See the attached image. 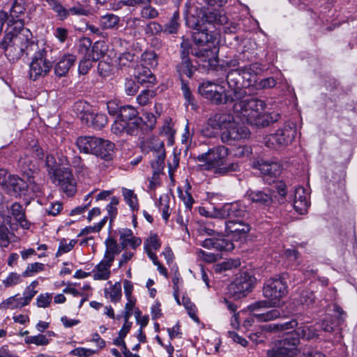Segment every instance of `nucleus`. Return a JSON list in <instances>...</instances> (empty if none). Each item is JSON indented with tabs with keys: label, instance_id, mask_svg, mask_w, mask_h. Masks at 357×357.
Here are the masks:
<instances>
[{
	"label": "nucleus",
	"instance_id": "obj_52",
	"mask_svg": "<svg viewBox=\"0 0 357 357\" xmlns=\"http://www.w3.org/2000/svg\"><path fill=\"white\" fill-rule=\"evenodd\" d=\"M16 187L13 188V193L11 195L21 196L28 194V181H25L22 178L17 179Z\"/></svg>",
	"mask_w": 357,
	"mask_h": 357
},
{
	"label": "nucleus",
	"instance_id": "obj_11",
	"mask_svg": "<svg viewBox=\"0 0 357 357\" xmlns=\"http://www.w3.org/2000/svg\"><path fill=\"white\" fill-rule=\"evenodd\" d=\"M46 162L52 182L59 186L67 195H73L76 192V182L72 172L67 168L53 169L51 165L55 161L52 156H47Z\"/></svg>",
	"mask_w": 357,
	"mask_h": 357
},
{
	"label": "nucleus",
	"instance_id": "obj_25",
	"mask_svg": "<svg viewBox=\"0 0 357 357\" xmlns=\"http://www.w3.org/2000/svg\"><path fill=\"white\" fill-rule=\"evenodd\" d=\"M119 233L122 249H125L128 246L131 247L132 249H136L142 243V240L138 237L134 236L130 229H121Z\"/></svg>",
	"mask_w": 357,
	"mask_h": 357
},
{
	"label": "nucleus",
	"instance_id": "obj_30",
	"mask_svg": "<svg viewBox=\"0 0 357 357\" xmlns=\"http://www.w3.org/2000/svg\"><path fill=\"white\" fill-rule=\"evenodd\" d=\"M20 178L17 176L11 175L5 169H0V185L10 195L13 193V188H15L18 183L17 179Z\"/></svg>",
	"mask_w": 357,
	"mask_h": 357
},
{
	"label": "nucleus",
	"instance_id": "obj_14",
	"mask_svg": "<svg viewBox=\"0 0 357 357\" xmlns=\"http://www.w3.org/2000/svg\"><path fill=\"white\" fill-rule=\"evenodd\" d=\"M248 213L245 205L241 202L226 203L219 208H214L212 216L215 218L240 220Z\"/></svg>",
	"mask_w": 357,
	"mask_h": 357
},
{
	"label": "nucleus",
	"instance_id": "obj_10",
	"mask_svg": "<svg viewBox=\"0 0 357 357\" xmlns=\"http://www.w3.org/2000/svg\"><path fill=\"white\" fill-rule=\"evenodd\" d=\"M296 134V125L291 121H286L273 134L264 137L265 145L273 149L284 148L291 144Z\"/></svg>",
	"mask_w": 357,
	"mask_h": 357
},
{
	"label": "nucleus",
	"instance_id": "obj_59",
	"mask_svg": "<svg viewBox=\"0 0 357 357\" xmlns=\"http://www.w3.org/2000/svg\"><path fill=\"white\" fill-rule=\"evenodd\" d=\"M243 61L241 59L240 56H235L231 59H227L226 60L222 61V66L230 68L231 69L241 68L243 66Z\"/></svg>",
	"mask_w": 357,
	"mask_h": 357
},
{
	"label": "nucleus",
	"instance_id": "obj_38",
	"mask_svg": "<svg viewBox=\"0 0 357 357\" xmlns=\"http://www.w3.org/2000/svg\"><path fill=\"white\" fill-rule=\"evenodd\" d=\"M262 310L252 311V317L257 321L261 322L271 321L275 320L281 316V312L277 309H272L265 312H261Z\"/></svg>",
	"mask_w": 357,
	"mask_h": 357
},
{
	"label": "nucleus",
	"instance_id": "obj_33",
	"mask_svg": "<svg viewBox=\"0 0 357 357\" xmlns=\"http://www.w3.org/2000/svg\"><path fill=\"white\" fill-rule=\"evenodd\" d=\"M107 123V117L104 114H87L84 124L87 126L93 127L95 129L100 130Z\"/></svg>",
	"mask_w": 357,
	"mask_h": 357
},
{
	"label": "nucleus",
	"instance_id": "obj_12",
	"mask_svg": "<svg viewBox=\"0 0 357 357\" xmlns=\"http://www.w3.org/2000/svg\"><path fill=\"white\" fill-rule=\"evenodd\" d=\"M52 68V62L47 59V50L45 47H38L31 57L29 64V77L36 81L45 77Z\"/></svg>",
	"mask_w": 357,
	"mask_h": 357
},
{
	"label": "nucleus",
	"instance_id": "obj_2",
	"mask_svg": "<svg viewBox=\"0 0 357 357\" xmlns=\"http://www.w3.org/2000/svg\"><path fill=\"white\" fill-rule=\"evenodd\" d=\"M183 15L185 20V24L189 28L195 31H201L210 33L213 31L216 25L223 26L228 18L227 15L219 9L204 10V7L196 5L195 1L187 0L184 5ZM220 33V29H214Z\"/></svg>",
	"mask_w": 357,
	"mask_h": 357
},
{
	"label": "nucleus",
	"instance_id": "obj_48",
	"mask_svg": "<svg viewBox=\"0 0 357 357\" xmlns=\"http://www.w3.org/2000/svg\"><path fill=\"white\" fill-rule=\"evenodd\" d=\"M182 305L185 307L191 319L195 321L199 322V318L196 314L197 308L194 303H192L190 299L187 296H183Z\"/></svg>",
	"mask_w": 357,
	"mask_h": 357
},
{
	"label": "nucleus",
	"instance_id": "obj_21",
	"mask_svg": "<svg viewBox=\"0 0 357 357\" xmlns=\"http://www.w3.org/2000/svg\"><path fill=\"white\" fill-rule=\"evenodd\" d=\"M258 168L268 183L274 182V179L279 176L282 172L280 165L276 162L261 161L258 163Z\"/></svg>",
	"mask_w": 357,
	"mask_h": 357
},
{
	"label": "nucleus",
	"instance_id": "obj_16",
	"mask_svg": "<svg viewBox=\"0 0 357 357\" xmlns=\"http://www.w3.org/2000/svg\"><path fill=\"white\" fill-rule=\"evenodd\" d=\"M254 280L255 278L248 273L241 274L229 285L230 295L235 299L246 296L252 291Z\"/></svg>",
	"mask_w": 357,
	"mask_h": 357
},
{
	"label": "nucleus",
	"instance_id": "obj_7",
	"mask_svg": "<svg viewBox=\"0 0 357 357\" xmlns=\"http://www.w3.org/2000/svg\"><path fill=\"white\" fill-rule=\"evenodd\" d=\"M287 292V284L282 278H269L263 287V296L267 300L255 302L248 308L250 311H257L269 307H278Z\"/></svg>",
	"mask_w": 357,
	"mask_h": 357
},
{
	"label": "nucleus",
	"instance_id": "obj_56",
	"mask_svg": "<svg viewBox=\"0 0 357 357\" xmlns=\"http://www.w3.org/2000/svg\"><path fill=\"white\" fill-rule=\"evenodd\" d=\"M168 203L169 199L167 197H161L159 199V209L162 211V216L165 222H167L170 215Z\"/></svg>",
	"mask_w": 357,
	"mask_h": 357
},
{
	"label": "nucleus",
	"instance_id": "obj_40",
	"mask_svg": "<svg viewBox=\"0 0 357 357\" xmlns=\"http://www.w3.org/2000/svg\"><path fill=\"white\" fill-rule=\"evenodd\" d=\"M27 305L26 303H24V298L22 296H20L19 294H16L15 296H10L7 299L3 301L0 303L1 309H16L21 308L24 306Z\"/></svg>",
	"mask_w": 357,
	"mask_h": 357
},
{
	"label": "nucleus",
	"instance_id": "obj_19",
	"mask_svg": "<svg viewBox=\"0 0 357 357\" xmlns=\"http://www.w3.org/2000/svg\"><path fill=\"white\" fill-rule=\"evenodd\" d=\"M225 225L227 235L236 240L245 237L251 229L250 225L241 220H227Z\"/></svg>",
	"mask_w": 357,
	"mask_h": 357
},
{
	"label": "nucleus",
	"instance_id": "obj_57",
	"mask_svg": "<svg viewBox=\"0 0 357 357\" xmlns=\"http://www.w3.org/2000/svg\"><path fill=\"white\" fill-rule=\"evenodd\" d=\"M93 59L90 57H82L78 66V72L79 75H86L92 67Z\"/></svg>",
	"mask_w": 357,
	"mask_h": 357
},
{
	"label": "nucleus",
	"instance_id": "obj_34",
	"mask_svg": "<svg viewBox=\"0 0 357 357\" xmlns=\"http://www.w3.org/2000/svg\"><path fill=\"white\" fill-rule=\"evenodd\" d=\"M105 243L106 250L103 258L109 261V262H113L115 256L121 252L122 248L112 238H107Z\"/></svg>",
	"mask_w": 357,
	"mask_h": 357
},
{
	"label": "nucleus",
	"instance_id": "obj_13",
	"mask_svg": "<svg viewBox=\"0 0 357 357\" xmlns=\"http://www.w3.org/2000/svg\"><path fill=\"white\" fill-rule=\"evenodd\" d=\"M199 93L215 104L232 102L233 96L229 91H226L220 84L212 82L202 83L199 86Z\"/></svg>",
	"mask_w": 357,
	"mask_h": 357
},
{
	"label": "nucleus",
	"instance_id": "obj_42",
	"mask_svg": "<svg viewBox=\"0 0 357 357\" xmlns=\"http://www.w3.org/2000/svg\"><path fill=\"white\" fill-rule=\"evenodd\" d=\"M122 193L124 200L130 206L131 210L137 211L139 209V204L137 195L134 193V192L127 188H123Z\"/></svg>",
	"mask_w": 357,
	"mask_h": 357
},
{
	"label": "nucleus",
	"instance_id": "obj_54",
	"mask_svg": "<svg viewBox=\"0 0 357 357\" xmlns=\"http://www.w3.org/2000/svg\"><path fill=\"white\" fill-rule=\"evenodd\" d=\"M45 266L42 263L36 262L33 264H29L26 269L23 272L22 275L24 277H30L33 275L35 273L40 272L44 270Z\"/></svg>",
	"mask_w": 357,
	"mask_h": 357
},
{
	"label": "nucleus",
	"instance_id": "obj_20",
	"mask_svg": "<svg viewBox=\"0 0 357 357\" xmlns=\"http://www.w3.org/2000/svg\"><path fill=\"white\" fill-rule=\"evenodd\" d=\"M245 197L248 200L259 206H269L273 202V195L271 190L268 189L263 190L249 189L247 190Z\"/></svg>",
	"mask_w": 357,
	"mask_h": 357
},
{
	"label": "nucleus",
	"instance_id": "obj_51",
	"mask_svg": "<svg viewBox=\"0 0 357 357\" xmlns=\"http://www.w3.org/2000/svg\"><path fill=\"white\" fill-rule=\"evenodd\" d=\"M241 264V262L238 259H228L225 261H223L220 264H218L215 266L216 271H224L227 270H230L233 268H236L239 266Z\"/></svg>",
	"mask_w": 357,
	"mask_h": 357
},
{
	"label": "nucleus",
	"instance_id": "obj_5",
	"mask_svg": "<svg viewBox=\"0 0 357 357\" xmlns=\"http://www.w3.org/2000/svg\"><path fill=\"white\" fill-rule=\"evenodd\" d=\"M228 155V149L224 146H218L209 149L207 152L199 154L197 160L200 162L202 170H213L217 176H225L238 172L240 166L237 162L227 164L225 160Z\"/></svg>",
	"mask_w": 357,
	"mask_h": 357
},
{
	"label": "nucleus",
	"instance_id": "obj_22",
	"mask_svg": "<svg viewBox=\"0 0 357 357\" xmlns=\"http://www.w3.org/2000/svg\"><path fill=\"white\" fill-rule=\"evenodd\" d=\"M76 56L72 54H64L61 56L54 67V73L56 77L66 76L70 69L75 65Z\"/></svg>",
	"mask_w": 357,
	"mask_h": 357
},
{
	"label": "nucleus",
	"instance_id": "obj_18",
	"mask_svg": "<svg viewBox=\"0 0 357 357\" xmlns=\"http://www.w3.org/2000/svg\"><path fill=\"white\" fill-rule=\"evenodd\" d=\"M146 143L154 157V160L151 163L153 172L159 174L165 167V151L164 143L156 137L150 139Z\"/></svg>",
	"mask_w": 357,
	"mask_h": 357
},
{
	"label": "nucleus",
	"instance_id": "obj_41",
	"mask_svg": "<svg viewBox=\"0 0 357 357\" xmlns=\"http://www.w3.org/2000/svg\"><path fill=\"white\" fill-rule=\"evenodd\" d=\"M73 110L83 123L86 121L87 114L92 112L91 106L84 101L76 102L73 106Z\"/></svg>",
	"mask_w": 357,
	"mask_h": 357
},
{
	"label": "nucleus",
	"instance_id": "obj_50",
	"mask_svg": "<svg viewBox=\"0 0 357 357\" xmlns=\"http://www.w3.org/2000/svg\"><path fill=\"white\" fill-rule=\"evenodd\" d=\"M68 17L70 15L86 16L89 15V11L83 5L76 3L68 8Z\"/></svg>",
	"mask_w": 357,
	"mask_h": 357
},
{
	"label": "nucleus",
	"instance_id": "obj_9",
	"mask_svg": "<svg viewBox=\"0 0 357 357\" xmlns=\"http://www.w3.org/2000/svg\"><path fill=\"white\" fill-rule=\"evenodd\" d=\"M192 37L197 47H191L190 52L201 61H210L215 55L214 46L218 41L219 33L195 31L192 32Z\"/></svg>",
	"mask_w": 357,
	"mask_h": 357
},
{
	"label": "nucleus",
	"instance_id": "obj_36",
	"mask_svg": "<svg viewBox=\"0 0 357 357\" xmlns=\"http://www.w3.org/2000/svg\"><path fill=\"white\" fill-rule=\"evenodd\" d=\"M119 21V17L113 13L102 15L98 19L99 25L103 30L116 29Z\"/></svg>",
	"mask_w": 357,
	"mask_h": 357
},
{
	"label": "nucleus",
	"instance_id": "obj_49",
	"mask_svg": "<svg viewBox=\"0 0 357 357\" xmlns=\"http://www.w3.org/2000/svg\"><path fill=\"white\" fill-rule=\"evenodd\" d=\"M298 326V322L295 319L282 323L273 324L268 326V330L274 331H282L288 329L294 328Z\"/></svg>",
	"mask_w": 357,
	"mask_h": 357
},
{
	"label": "nucleus",
	"instance_id": "obj_64",
	"mask_svg": "<svg viewBox=\"0 0 357 357\" xmlns=\"http://www.w3.org/2000/svg\"><path fill=\"white\" fill-rule=\"evenodd\" d=\"M31 191L36 196H40L43 194V188L40 185L36 183L32 176H28V192Z\"/></svg>",
	"mask_w": 357,
	"mask_h": 357
},
{
	"label": "nucleus",
	"instance_id": "obj_47",
	"mask_svg": "<svg viewBox=\"0 0 357 357\" xmlns=\"http://www.w3.org/2000/svg\"><path fill=\"white\" fill-rule=\"evenodd\" d=\"M24 341L26 344H33L37 346H46L50 343L47 335L43 334L28 336L25 338Z\"/></svg>",
	"mask_w": 357,
	"mask_h": 357
},
{
	"label": "nucleus",
	"instance_id": "obj_46",
	"mask_svg": "<svg viewBox=\"0 0 357 357\" xmlns=\"http://www.w3.org/2000/svg\"><path fill=\"white\" fill-rule=\"evenodd\" d=\"M92 42L88 38H84L79 40L78 45V53L82 56V57H90L91 56Z\"/></svg>",
	"mask_w": 357,
	"mask_h": 357
},
{
	"label": "nucleus",
	"instance_id": "obj_60",
	"mask_svg": "<svg viewBox=\"0 0 357 357\" xmlns=\"http://www.w3.org/2000/svg\"><path fill=\"white\" fill-rule=\"evenodd\" d=\"M158 16V10L151 6L147 5H144L143 8L141 10V17L144 19H154L156 18Z\"/></svg>",
	"mask_w": 357,
	"mask_h": 357
},
{
	"label": "nucleus",
	"instance_id": "obj_45",
	"mask_svg": "<svg viewBox=\"0 0 357 357\" xmlns=\"http://www.w3.org/2000/svg\"><path fill=\"white\" fill-rule=\"evenodd\" d=\"M141 59L142 61L141 65L149 68H154L158 65L157 55L153 51L144 52L141 56Z\"/></svg>",
	"mask_w": 357,
	"mask_h": 357
},
{
	"label": "nucleus",
	"instance_id": "obj_58",
	"mask_svg": "<svg viewBox=\"0 0 357 357\" xmlns=\"http://www.w3.org/2000/svg\"><path fill=\"white\" fill-rule=\"evenodd\" d=\"M155 91L149 89H144L137 97V102L141 105H146L149 99L155 96Z\"/></svg>",
	"mask_w": 357,
	"mask_h": 357
},
{
	"label": "nucleus",
	"instance_id": "obj_29",
	"mask_svg": "<svg viewBox=\"0 0 357 357\" xmlns=\"http://www.w3.org/2000/svg\"><path fill=\"white\" fill-rule=\"evenodd\" d=\"M298 337L300 339L310 340L318 337L317 330L312 326L302 325L297 328L294 333L289 334L287 337Z\"/></svg>",
	"mask_w": 357,
	"mask_h": 357
},
{
	"label": "nucleus",
	"instance_id": "obj_17",
	"mask_svg": "<svg viewBox=\"0 0 357 357\" xmlns=\"http://www.w3.org/2000/svg\"><path fill=\"white\" fill-rule=\"evenodd\" d=\"M181 62L177 65L176 70L178 73L181 79L183 76L190 78L196 70V67L192 63L189 58V54L191 49L190 44L188 40L183 39L181 44Z\"/></svg>",
	"mask_w": 357,
	"mask_h": 357
},
{
	"label": "nucleus",
	"instance_id": "obj_3",
	"mask_svg": "<svg viewBox=\"0 0 357 357\" xmlns=\"http://www.w3.org/2000/svg\"><path fill=\"white\" fill-rule=\"evenodd\" d=\"M220 131L222 142L229 144L246 139L250 133L245 125L236 122L232 116L215 114L208 119L203 132L205 136L213 137L218 135Z\"/></svg>",
	"mask_w": 357,
	"mask_h": 357
},
{
	"label": "nucleus",
	"instance_id": "obj_27",
	"mask_svg": "<svg viewBox=\"0 0 357 357\" xmlns=\"http://www.w3.org/2000/svg\"><path fill=\"white\" fill-rule=\"evenodd\" d=\"M114 149V144L112 142L99 138V142L97 143L93 154L102 159L109 160L112 157Z\"/></svg>",
	"mask_w": 357,
	"mask_h": 357
},
{
	"label": "nucleus",
	"instance_id": "obj_4",
	"mask_svg": "<svg viewBox=\"0 0 357 357\" xmlns=\"http://www.w3.org/2000/svg\"><path fill=\"white\" fill-rule=\"evenodd\" d=\"M232 102H234L233 109L235 113L244 117L249 123L258 127L267 126L280 118L277 112L263 113L266 107L265 102L247 95L246 91L240 98L233 97Z\"/></svg>",
	"mask_w": 357,
	"mask_h": 357
},
{
	"label": "nucleus",
	"instance_id": "obj_55",
	"mask_svg": "<svg viewBox=\"0 0 357 357\" xmlns=\"http://www.w3.org/2000/svg\"><path fill=\"white\" fill-rule=\"evenodd\" d=\"M178 197L183 201L184 205L186 208L189 211L191 210L193 204L195 203V200L192 198V195L188 190L183 192L181 189H178Z\"/></svg>",
	"mask_w": 357,
	"mask_h": 357
},
{
	"label": "nucleus",
	"instance_id": "obj_31",
	"mask_svg": "<svg viewBox=\"0 0 357 357\" xmlns=\"http://www.w3.org/2000/svg\"><path fill=\"white\" fill-rule=\"evenodd\" d=\"M135 76L137 82L140 84H154L155 77L147 66L140 65L135 69Z\"/></svg>",
	"mask_w": 357,
	"mask_h": 357
},
{
	"label": "nucleus",
	"instance_id": "obj_43",
	"mask_svg": "<svg viewBox=\"0 0 357 357\" xmlns=\"http://www.w3.org/2000/svg\"><path fill=\"white\" fill-rule=\"evenodd\" d=\"M105 296L112 302H117L121 296V287L120 283L116 282L113 286L105 289Z\"/></svg>",
	"mask_w": 357,
	"mask_h": 357
},
{
	"label": "nucleus",
	"instance_id": "obj_15",
	"mask_svg": "<svg viewBox=\"0 0 357 357\" xmlns=\"http://www.w3.org/2000/svg\"><path fill=\"white\" fill-rule=\"evenodd\" d=\"M298 337H285L279 346L267 350L266 357H298Z\"/></svg>",
	"mask_w": 357,
	"mask_h": 357
},
{
	"label": "nucleus",
	"instance_id": "obj_28",
	"mask_svg": "<svg viewBox=\"0 0 357 357\" xmlns=\"http://www.w3.org/2000/svg\"><path fill=\"white\" fill-rule=\"evenodd\" d=\"M99 142V138L91 136L79 137L77 139V146L81 152L94 153V150Z\"/></svg>",
	"mask_w": 357,
	"mask_h": 357
},
{
	"label": "nucleus",
	"instance_id": "obj_26",
	"mask_svg": "<svg viewBox=\"0 0 357 357\" xmlns=\"http://www.w3.org/2000/svg\"><path fill=\"white\" fill-rule=\"evenodd\" d=\"M113 262L102 259L93 269L91 274L96 280H106L111 275L110 268Z\"/></svg>",
	"mask_w": 357,
	"mask_h": 357
},
{
	"label": "nucleus",
	"instance_id": "obj_23",
	"mask_svg": "<svg viewBox=\"0 0 357 357\" xmlns=\"http://www.w3.org/2000/svg\"><path fill=\"white\" fill-rule=\"evenodd\" d=\"M201 245L207 249H214L218 251H231L234 248V245L229 239L225 238H206Z\"/></svg>",
	"mask_w": 357,
	"mask_h": 357
},
{
	"label": "nucleus",
	"instance_id": "obj_53",
	"mask_svg": "<svg viewBox=\"0 0 357 357\" xmlns=\"http://www.w3.org/2000/svg\"><path fill=\"white\" fill-rule=\"evenodd\" d=\"M337 324H339L335 321V319L333 316L328 315L322 321L321 326L323 331L332 333Z\"/></svg>",
	"mask_w": 357,
	"mask_h": 357
},
{
	"label": "nucleus",
	"instance_id": "obj_6",
	"mask_svg": "<svg viewBox=\"0 0 357 357\" xmlns=\"http://www.w3.org/2000/svg\"><path fill=\"white\" fill-rule=\"evenodd\" d=\"M261 64L252 63L244 65L241 68L231 69L227 75V82L230 93L236 98H240L245 95L243 88L252 85L258 74L261 72Z\"/></svg>",
	"mask_w": 357,
	"mask_h": 357
},
{
	"label": "nucleus",
	"instance_id": "obj_24",
	"mask_svg": "<svg viewBox=\"0 0 357 357\" xmlns=\"http://www.w3.org/2000/svg\"><path fill=\"white\" fill-rule=\"evenodd\" d=\"M308 195L305 190L298 186L294 190V207L300 214L305 213L309 207Z\"/></svg>",
	"mask_w": 357,
	"mask_h": 357
},
{
	"label": "nucleus",
	"instance_id": "obj_61",
	"mask_svg": "<svg viewBox=\"0 0 357 357\" xmlns=\"http://www.w3.org/2000/svg\"><path fill=\"white\" fill-rule=\"evenodd\" d=\"M160 247V243L156 235L149 236L144 243V250L146 252L148 250H157Z\"/></svg>",
	"mask_w": 357,
	"mask_h": 357
},
{
	"label": "nucleus",
	"instance_id": "obj_63",
	"mask_svg": "<svg viewBox=\"0 0 357 357\" xmlns=\"http://www.w3.org/2000/svg\"><path fill=\"white\" fill-rule=\"evenodd\" d=\"M162 32L164 33V26L157 22H151L146 26V33L147 34L153 36L160 34Z\"/></svg>",
	"mask_w": 357,
	"mask_h": 357
},
{
	"label": "nucleus",
	"instance_id": "obj_39",
	"mask_svg": "<svg viewBox=\"0 0 357 357\" xmlns=\"http://www.w3.org/2000/svg\"><path fill=\"white\" fill-rule=\"evenodd\" d=\"M10 212L22 227L25 229H28L29 227L30 224L25 218L24 211L21 204L17 202L13 204L10 207Z\"/></svg>",
	"mask_w": 357,
	"mask_h": 357
},
{
	"label": "nucleus",
	"instance_id": "obj_44",
	"mask_svg": "<svg viewBox=\"0 0 357 357\" xmlns=\"http://www.w3.org/2000/svg\"><path fill=\"white\" fill-rule=\"evenodd\" d=\"M107 51V45L103 41H97L93 45L91 48V56L93 61H98L102 58Z\"/></svg>",
	"mask_w": 357,
	"mask_h": 357
},
{
	"label": "nucleus",
	"instance_id": "obj_8",
	"mask_svg": "<svg viewBox=\"0 0 357 357\" xmlns=\"http://www.w3.org/2000/svg\"><path fill=\"white\" fill-rule=\"evenodd\" d=\"M142 119L138 116L137 109L131 105L121 106L117 119L112 123L111 130L117 136L124 134L135 135L142 123Z\"/></svg>",
	"mask_w": 357,
	"mask_h": 357
},
{
	"label": "nucleus",
	"instance_id": "obj_1",
	"mask_svg": "<svg viewBox=\"0 0 357 357\" xmlns=\"http://www.w3.org/2000/svg\"><path fill=\"white\" fill-rule=\"evenodd\" d=\"M24 20H16V24H8L6 33L1 42V47L4 50L8 59L14 62L24 54H29L33 51L37 43L33 40L30 30L24 27Z\"/></svg>",
	"mask_w": 357,
	"mask_h": 357
},
{
	"label": "nucleus",
	"instance_id": "obj_32",
	"mask_svg": "<svg viewBox=\"0 0 357 357\" xmlns=\"http://www.w3.org/2000/svg\"><path fill=\"white\" fill-rule=\"evenodd\" d=\"M26 0H15L10 10L8 16V24H16V20H22L20 16L24 15L25 11Z\"/></svg>",
	"mask_w": 357,
	"mask_h": 357
},
{
	"label": "nucleus",
	"instance_id": "obj_35",
	"mask_svg": "<svg viewBox=\"0 0 357 357\" xmlns=\"http://www.w3.org/2000/svg\"><path fill=\"white\" fill-rule=\"evenodd\" d=\"M163 26L164 33L174 35L178 32L181 26L180 13L178 10L174 12L172 16Z\"/></svg>",
	"mask_w": 357,
	"mask_h": 357
},
{
	"label": "nucleus",
	"instance_id": "obj_62",
	"mask_svg": "<svg viewBox=\"0 0 357 357\" xmlns=\"http://www.w3.org/2000/svg\"><path fill=\"white\" fill-rule=\"evenodd\" d=\"M52 299V296L51 294H40L36 298V305L41 308L47 307L50 305Z\"/></svg>",
	"mask_w": 357,
	"mask_h": 357
},
{
	"label": "nucleus",
	"instance_id": "obj_37",
	"mask_svg": "<svg viewBox=\"0 0 357 357\" xmlns=\"http://www.w3.org/2000/svg\"><path fill=\"white\" fill-rule=\"evenodd\" d=\"M50 8L56 14L57 20L64 21L68 17V8L59 0H46Z\"/></svg>",
	"mask_w": 357,
	"mask_h": 357
}]
</instances>
